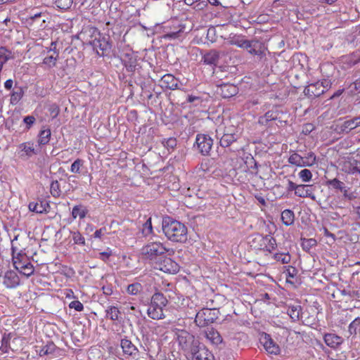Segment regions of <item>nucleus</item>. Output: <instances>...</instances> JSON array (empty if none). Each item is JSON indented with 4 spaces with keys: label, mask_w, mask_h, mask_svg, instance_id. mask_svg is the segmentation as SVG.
Returning <instances> with one entry per match:
<instances>
[{
    "label": "nucleus",
    "mask_w": 360,
    "mask_h": 360,
    "mask_svg": "<svg viewBox=\"0 0 360 360\" xmlns=\"http://www.w3.org/2000/svg\"><path fill=\"white\" fill-rule=\"evenodd\" d=\"M162 231L167 239L171 241L184 243L187 240V227L183 223L169 217L163 219Z\"/></svg>",
    "instance_id": "f257e3e1"
},
{
    "label": "nucleus",
    "mask_w": 360,
    "mask_h": 360,
    "mask_svg": "<svg viewBox=\"0 0 360 360\" xmlns=\"http://www.w3.org/2000/svg\"><path fill=\"white\" fill-rule=\"evenodd\" d=\"M169 252L163 243L160 242H149L141 248L143 259L148 260L153 266L163 259L165 254Z\"/></svg>",
    "instance_id": "f03ea898"
},
{
    "label": "nucleus",
    "mask_w": 360,
    "mask_h": 360,
    "mask_svg": "<svg viewBox=\"0 0 360 360\" xmlns=\"http://www.w3.org/2000/svg\"><path fill=\"white\" fill-rule=\"evenodd\" d=\"M168 301L162 293L159 292L154 293L147 309L148 316L154 320L165 319L164 309Z\"/></svg>",
    "instance_id": "7ed1b4c3"
},
{
    "label": "nucleus",
    "mask_w": 360,
    "mask_h": 360,
    "mask_svg": "<svg viewBox=\"0 0 360 360\" xmlns=\"http://www.w3.org/2000/svg\"><path fill=\"white\" fill-rule=\"evenodd\" d=\"M216 136L219 139V143L221 147H229L238 138L237 128L233 125H220L216 129Z\"/></svg>",
    "instance_id": "20e7f679"
},
{
    "label": "nucleus",
    "mask_w": 360,
    "mask_h": 360,
    "mask_svg": "<svg viewBox=\"0 0 360 360\" xmlns=\"http://www.w3.org/2000/svg\"><path fill=\"white\" fill-rule=\"evenodd\" d=\"M13 261L15 268L22 274L30 276L34 273L33 265L27 261L25 255L13 246Z\"/></svg>",
    "instance_id": "39448f33"
},
{
    "label": "nucleus",
    "mask_w": 360,
    "mask_h": 360,
    "mask_svg": "<svg viewBox=\"0 0 360 360\" xmlns=\"http://www.w3.org/2000/svg\"><path fill=\"white\" fill-rule=\"evenodd\" d=\"M288 162L297 167H311L316 162V156L313 152L302 156L295 150H290Z\"/></svg>",
    "instance_id": "423d86ee"
},
{
    "label": "nucleus",
    "mask_w": 360,
    "mask_h": 360,
    "mask_svg": "<svg viewBox=\"0 0 360 360\" xmlns=\"http://www.w3.org/2000/svg\"><path fill=\"white\" fill-rule=\"evenodd\" d=\"M219 317L216 309L203 308L195 315V323L199 327H205L214 323Z\"/></svg>",
    "instance_id": "0eeeda50"
},
{
    "label": "nucleus",
    "mask_w": 360,
    "mask_h": 360,
    "mask_svg": "<svg viewBox=\"0 0 360 360\" xmlns=\"http://www.w3.org/2000/svg\"><path fill=\"white\" fill-rule=\"evenodd\" d=\"M120 347L123 355L128 360H139V351L138 348L127 338H122L120 341Z\"/></svg>",
    "instance_id": "6e6552de"
},
{
    "label": "nucleus",
    "mask_w": 360,
    "mask_h": 360,
    "mask_svg": "<svg viewBox=\"0 0 360 360\" xmlns=\"http://www.w3.org/2000/svg\"><path fill=\"white\" fill-rule=\"evenodd\" d=\"M195 143L199 152L202 155H207L212 149L213 140L207 134H198L196 136Z\"/></svg>",
    "instance_id": "1a4fd4ad"
},
{
    "label": "nucleus",
    "mask_w": 360,
    "mask_h": 360,
    "mask_svg": "<svg viewBox=\"0 0 360 360\" xmlns=\"http://www.w3.org/2000/svg\"><path fill=\"white\" fill-rule=\"evenodd\" d=\"M164 259L159 260L155 265L154 267L159 269L165 273L167 274H176L179 270V264L169 257H163Z\"/></svg>",
    "instance_id": "9d476101"
},
{
    "label": "nucleus",
    "mask_w": 360,
    "mask_h": 360,
    "mask_svg": "<svg viewBox=\"0 0 360 360\" xmlns=\"http://www.w3.org/2000/svg\"><path fill=\"white\" fill-rule=\"evenodd\" d=\"M100 35L101 32L96 27L89 26L82 30L79 37L84 43L92 46L94 40L98 38Z\"/></svg>",
    "instance_id": "9b49d317"
},
{
    "label": "nucleus",
    "mask_w": 360,
    "mask_h": 360,
    "mask_svg": "<svg viewBox=\"0 0 360 360\" xmlns=\"http://www.w3.org/2000/svg\"><path fill=\"white\" fill-rule=\"evenodd\" d=\"M17 155L22 160H27L32 155L37 153L32 142H25L20 143L18 146Z\"/></svg>",
    "instance_id": "f8f14e48"
},
{
    "label": "nucleus",
    "mask_w": 360,
    "mask_h": 360,
    "mask_svg": "<svg viewBox=\"0 0 360 360\" xmlns=\"http://www.w3.org/2000/svg\"><path fill=\"white\" fill-rule=\"evenodd\" d=\"M94 41V42H93V45L91 46L100 56H103L105 52L109 51L111 48L108 38L103 36L101 34L98 38L95 39Z\"/></svg>",
    "instance_id": "ddd939ff"
},
{
    "label": "nucleus",
    "mask_w": 360,
    "mask_h": 360,
    "mask_svg": "<svg viewBox=\"0 0 360 360\" xmlns=\"http://www.w3.org/2000/svg\"><path fill=\"white\" fill-rule=\"evenodd\" d=\"M323 83V82L318 81L315 83L310 84L305 89V91H307V94L310 96L318 97L330 87V84L329 82H325V83H327L326 86H324Z\"/></svg>",
    "instance_id": "4468645a"
},
{
    "label": "nucleus",
    "mask_w": 360,
    "mask_h": 360,
    "mask_svg": "<svg viewBox=\"0 0 360 360\" xmlns=\"http://www.w3.org/2000/svg\"><path fill=\"white\" fill-rule=\"evenodd\" d=\"M260 342L269 354L277 355L280 353L279 346L271 339L269 335L266 333L262 335Z\"/></svg>",
    "instance_id": "2eb2a0df"
},
{
    "label": "nucleus",
    "mask_w": 360,
    "mask_h": 360,
    "mask_svg": "<svg viewBox=\"0 0 360 360\" xmlns=\"http://www.w3.org/2000/svg\"><path fill=\"white\" fill-rule=\"evenodd\" d=\"M177 341L183 349H188L193 341V336L186 330H179L176 333Z\"/></svg>",
    "instance_id": "dca6fc26"
},
{
    "label": "nucleus",
    "mask_w": 360,
    "mask_h": 360,
    "mask_svg": "<svg viewBox=\"0 0 360 360\" xmlns=\"http://www.w3.org/2000/svg\"><path fill=\"white\" fill-rule=\"evenodd\" d=\"M28 207L30 211L38 214L48 213L51 208L49 202L46 200L31 202Z\"/></svg>",
    "instance_id": "f3484780"
},
{
    "label": "nucleus",
    "mask_w": 360,
    "mask_h": 360,
    "mask_svg": "<svg viewBox=\"0 0 360 360\" xmlns=\"http://www.w3.org/2000/svg\"><path fill=\"white\" fill-rule=\"evenodd\" d=\"M3 283L7 288H14L20 284V278L15 271H8L3 277Z\"/></svg>",
    "instance_id": "a211bd4d"
},
{
    "label": "nucleus",
    "mask_w": 360,
    "mask_h": 360,
    "mask_svg": "<svg viewBox=\"0 0 360 360\" xmlns=\"http://www.w3.org/2000/svg\"><path fill=\"white\" fill-rule=\"evenodd\" d=\"M193 360H214L213 354L203 345L193 352Z\"/></svg>",
    "instance_id": "6ab92c4d"
},
{
    "label": "nucleus",
    "mask_w": 360,
    "mask_h": 360,
    "mask_svg": "<svg viewBox=\"0 0 360 360\" xmlns=\"http://www.w3.org/2000/svg\"><path fill=\"white\" fill-rule=\"evenodd\" d=\"M257 240L258 242H264L265 245H263V250L271 252L276 248L277 244L276 240L274 238L269 235L262 236L261 234H257Z\"/></svg>",
    "instance_id": "aec40b11"
},
{
    "label": "nucleus",
    "mask_w": 360,
    "mask_h": 360,
    "mask_svg": "<svg viewBox=\"0 0 360 360\" xmlns=\"http://www.w3.org/2000/svg\"><path fill=\"white\" fill-rule=\"evenodd\" d=\"M323 340L326 345L332 349H337L344 342L343 338L335 333H326Z\"/></svg>",
    "instance_id": "412c9836"
},
{
    "label": "nucleus",
    "mask_w": 360,
    "mask_h": 360,
    "mask_svg": "<svg viewBox=\"0 0 360 360\" xmlns=\"http://www.w3.org/2000/svg\"><path fill=\"white\" fill-rule=\"evenodd\" d=\"M295 195L300 198H309L314 200L316 196L313 193L312 186L307 184H299L296 189Z\"/></svg>",
    "instance_id": "4be33fe9"
},
{
    "label": "nucleus",
    "mask_w": 360,
    "mask_h": 360,
    "mask_svg": "<svg viewBox=\"0 0 360 360\" xmlns=\"http://www.w3.org/2000/svg\"><path fill=\"white\" fill-rule=\"evenodd\" d=\"M245 49H247L252 55L262 56L264 53V46L259 41L252 40L248 41L247 47Z\"/></svg>",
    "instance_id": "5701e85b"
},
{
    "label": "nucleus",
    "mask_w": 360,
    "mask_h": 360,
    "mask_svg": "<svg viewBox=\"0 0 360 360\" xmlns=\"http://www.w3.org/2000/svg\"><path fill=\"white\" fill-rule=\"evenodd\" d=\"M218 91L222 97L230 98L237 94L238 88L233 84H223L219 86Z\"/></svg>",
    "instance_id": "b1692460"
},
{
    "label": "nucleus",
    "mask_w": 360,
    "mask_h": 360,
    "mask_svg": "<svg viewBox=\"0 0 360 360\" xmlns=\"http://www.w3.org/2000/svg\"><path fill=\"white\" fill-rule=\"evenodd\" d=\"M162 86L175 90L179 88L178 80L171 74L165 75L160 80Z\"/></svg>",
    "instance_id": "393cba45"
},
{
    "label": "nucleus",
    "mask_w": 360,
    "mask_h": 360,
    "mask_svg": "<svg viewBox=\"0 0 360 360\" xmlns=\"http://www.w3.org/2000/svg\"><path fill=\"white\" fill-rule=\"evenodd\" d=\"M279 111L277 109H272L267 111L263 116H260L258 122L262 125H266L270 121L276 120L279 118Z\"/></svg>",
    "instance_id": "a878e982"
},
{
    "label": "nucleus",
    "mask_w": 360,
    "mask_h": 360,
    "mask_svg": "<svg viewBox=\"0 0 360 360\" xmlns=\"http://www.w3.org/2000/svg\"><path fill=\"white\" fill-rule=\"evenodd\" d=\"M205 336L212 345H218L222 342V338L219 333L212 328H208L205 332Z\"/></svg>",
    "instance_id": "bb28decb"
},
{
    "label": "nucleus",
    "mask_w": 360,
    "mask_h": 360,
    "mask_svg": "<svg viewBox=\"0 0 360 360\" xmlns=\"http://www.w3.org/2000/svg\"><path fill=\"white\" fill-rule=\"evenodd\" d=\"M359 126H360V116L345 121L340 126V130L347 134Z\"/></svg>",
    "instance_id": "cd10ccee"
},
{
    "label": "nucleus",
    "mask_w": 360,
    "mask_h": 360,
    "mask_svg": "<svg viewBox=\"0 0 360 360\" xmlns=\"http://www.w3.org/2000/svg\"><path fill=\"white\" fill-rule=\"evenodd\" d=\"M105 319H110L112 321H118L121 319V312L118 307L110 305L108 306L105 310Z\"/></svg>",
    "instance_id": "c85d7f7f"
},
{
    "label": "nucleus",
    "mask_w": 360,
    "mask_h": 360,
    "mask_svg": "<svg viewBox=\"0 0 360 360\" xmlns=\"http://www.w3.org/2000/svg\"><path fill=\"white\" fill-rule=\"evenodd\" d=\"M58 58L59 52L46 53V56L43 59L42 65L48 68H52L56 66Z\"/></svg>",
    "instance_id": "c756f323"
},
{
    "label": "nucleus",
    "mask_w": 360,
    "mask_h": 360,
    "mask_svg": "<svg viewBox=\"0 0 360 360\" xmlns=\"http://www.w3.org/2000/svg\"><path fill=\"white\" fill-rule=\"evenodd\" d=\"M219 58V52L215 50H211L203 56L202 60L207 65H216Z\"/></svg>",
    "instance_id": "7c9ffc66"
},
{
    "label": "nucleus",
    "mask_w": 360,
    "mask_h": 360,
    "mask_svg": "<svg viewBox=\"0 0 360 360\" xmlns=\"http://www.w3.org/2000/svg\"><path fill=\"white\" fill-rule=\"evenodd\" d=\"M24 95V91L21 86H15L11 93L10 102L12 105H16L22 99Z\"/></svg>",
    "instance_id": "2f4dec72"
},
{
    "label": "nucleus",
    "mask_w": 360,
    "mask_h": 360,
    "mask_svg": "<svg viewBox=\"0 0 360 360\" xmlns=\"http://www.w3.org/2000/svg\"><path fill=\"white\" fill-rule=\"evenodd\" d=\"M281 221L285 226H290L294 224V212L289 209H285L281 212Z\"/></svg>",
    "instance_id": "473e14b6"
},
{
    "label": "nucleus",
    "mask_w": 360,
    "mask_h": 360,
    "mask_svg": "<svg viewBox=\"0 0 360 360\" xmlns=\"http://www.w3.org/2000/svg\"><path fill=\"white\" fill-rule=\"evenodd\" d=\"M51 132L49 129H41L38 136L39 145H46L51 139Z\"/></svg>",
    "instance_id": "72a5a7b5"
},
{
    "label": "nucleus",
    "mask_w": 360,
    "mask_h": 360,
    "mask_svg": "<svg viewBox=\"0 0 360 360\" xmlns=\"http://www.w3.org/2000/svg\"><path fill=\"white\" fill-rule=\"evenodd\" d=\"M87 213V210L82 205H75L73 207L72 210V216L73 219L79 217L84 219Z\"/></svg>",
    "instance_id": "f704fd0d"
},
{
    "label": "nucleus",
    "mask_w": 360,
    "mask_h": 360,
    "mask_svg": "<svg viewBox=\"0 0 360 360\" xmlns=\"http://www.w3.org/2000/svg\"><path fill=\"white\" fill-rule=\"evenodd\" d=\"M301 312V307L300 305H292L288 308L287 313L293 321L299 320Z\"/></svg>",
    "instance_id": "c9c22d12"
},
{
    "label": "nucleus",
    "mask_w": 360,
    "mask_h": 360,
    "mask_svg": "<svg viewBox=\"0 0 360 360\" xmlns=\"http://www.w3.org/2000/svg\"><path fill=\"white\" fill-rule=\"evenodd\" d=\"M12 58V52L4 46H0V64L4 65Z\"/></svg>",
    "instance_id": "e433bc0d"
},
{
    "label": "nucleus",
    "mask_w": 360,
    "mask_h": 360,
    "mask_svg": "<svg viewBox=\"0 0 360 360\" xmlns=\"http://www.w3.org/2000/svg\"><path fill=\"white\" fill-rule=\"evenodd\" d=\"M348 332L351 335H356L360 334V318H356L352 323H350L348 328Z\"/></svg>",
    "instance_id": "4c0bfd02"
},
{
    "label": "nucleus",
    "mask_w": 360,
    "mask_h": 360,
    "mask_svg": "<svg viewBox=\"0 0 360 360\" xmlns=\"http://www.w3.org/2000/svg\"><path fill=\"white\" fill-rule=\"evenodd\" d=\"M143 290V286L139 283H134L127 288V292L131 295H137Z\"/></svg>",
    "instance_id": "58836bf2"
},
{
    "label": "nucleus",
    "mask_w": 360,
    "mask_h": 360,
    "mask_svg": "<svg viewBox=\"0 0 360 360\" xmlns=\"http://www.w3.org/2000/svg\"><path fill=\"white\" fill-rule=\"evenodd\" d=\"M11 338V333H4L2 336L0 349L4 353L8 352V349L10 347Z\"/></svg>",
    "instance_id": "ea45409f"
},
{
    "label": "nucleus",
    "mask_w": 360,
    "mask_h": 360,
    "mask_svg": "<svg viewBox=\"0 0 360 360\" xmlns=\"http://www.w3.org/2000/svg\"><path fill=\"white\" fill-rule=\"evenodd\" d=\"M274 259L277 262L285 264L290 262L291 257L289 253H276L274 255Z\"/></svg>",
    "instance_id": "a19ab883"
},
{
    "label": "nucleus",
    "mask_w": 360,
    "mask_h": 360,
    "mask_svg": "<svg viewBox=\"0 0 360 360\" xmlns=\"http://www.w3.org/2000/svg\"><path fill=\"white\" fill-rule=\"evenodd\" d=\"M298 176L300 179L305 183L310 181L313 176L311 172L308 169H302L298 173Z\"/></svg>",
    "instance_id": "79ce46f5"
},
{
    "label": "nucleus",
    "mask_w": 360,
    "mask_h": 360,
    "mask_svg": "<svg viewBox=\"0 0 360 360\" xmlns=\"http://www.w3.org/2000/svg\"><path fill=\"white\" fill-rule=\"evenodd\" d=\"M162 144L168 150H174V148L176 146V139L173 137H170L168 139H164L162 141Z\"/></svg>",
    "instance_id": "37998d69"
},
{
    "label": "nucleus",
    "mask_w": 360,
    "mask_h": 360,
    "mask_svg": "<svg viewBox=\"0 0 360 360\" xmlns=\"http://www.w3.org/2000/svg\"><path fill=\"white\" fill-rule=\"evenodd\" d=\"M55 350V345L53 342L49 343L44 346L39 351L40 356H45L52 354Z\"/></svg>",
    "instance_id": "c03bdc74"
},
{
    "label": "nucleus",
    "mask_w": 360,
    "mask_h": 360,
    "mask_svg": "<svg viewBox=\"0 0 360 360\" xmlns=\"http://www.w3.org/2000/svg\"><path fill=\"white\" fill-rule=\"evenodd\" d=\"M153 233V226L151 218H148L143 225L142 233L145 236H148Z\"/></svg>",
    "instance_id": "a18cd8bd"
},
{
    "label": "nucleus",
    "mask_w": 360,
    "mask_h": 360,
    "mask_svg": "<svg viewBox=\"0 0 360 360\" xmlns=\"http://www.w3.org/2000/svg\"><path fill=\"white\" fill-rule=\"evenodd\" d=\"M50 191L53 197H58L60 195V185L58 181H53L51 184Z\"/></svg>",
    "instance_id": "49530a36"
},
{
    "label": "nucleus",
    "mask_w": 360,
    "mask_h": 360,
    "mask_svg": "<svg viewBox=\"0 0 360 360\" xmlns=\"http://www.w3.org/2000/svg\"><path fill=\"white\" fill-rule=\"evenodd\" d=\"M72 237L75 244L81 245H85V239L79 231L72 232Z\"/></svg>",
    "instance_id": "de8ad7c7"
},
{
    "label": "nucleus",
    "mask_w": 360,
    "mask_h": 360,
    "mask_svg": "<svg viewBox=\"0 0 360 360\" xmlns=\"http://www.w3.org/2000/svg\"><path fill=\"white\" fill-rule=\"evenodd\" d=\"M184 2L188 6H192L194 4H196L194 7L196 9H202L203 7L206 6L205 0H184Z\"/></svg>",
    "instance_id": "09e8293b"
},
{
    "label": "nucleus",
    "mask_w": 360,
    "mask_h": 360,
    "mask_svg": "<svg viewBox=\"0 0 360 360\" xmlns=\"http://www.w3.org/2000/svg\"><path fill=\"white\" fill-rule=\"evenodd\" d=\"M72 4V0H55L56 6L60 9L66 10L69 8Z\"/></svg>",
    "instance_id": "8fccbe9b"
},
{
    "label": "nucleus",
    "mask_w": 360,
    "mask_h": 360,
    "mask_svg": "<svg viewBox=\"0 0 360 360\" xmlns=\"http://www.w3.org/2000/svg\"><path fill=\"white\" fill-rule=\"evenodd\" d=\"M249 40L244 39L243 38H233L230 41L231 44L236 45L238 47L245 49Z\"/></svg>",
    "instance_id": "3c124183"
},
{
    "label": "nucleus",
    "mask_w": 360,
    "mask_h": 360,
    "mask_svg": "<svg viewBox=\"0 0 360 360\" xmlns=\"http://www.w3.org/2000/svg\"><path fill=\"white\" fill-rule=\"evenodd\" d=\"M328 184L335 189L340 190L341 192L346 188L345 184L338 179H333L328 181Z\"/></svg>",
    "instance_id": "603ef678"
},
{
    "label": "nucleus",
    "mask_w": 360,
    "mask_h": 360,
    "mask_svg": "<svg viewBox=\"0 0 360 360\" xmlns=\"http://www.w3.org/2000/svg\"><path fill=\"white\" fill-rule=\"evenodd\" d=\"M256 238L257 234L252 236V239L250 240L249 243L251 247H252L254 249L263 250V245H265V243L262 241L258 242Z\"/></svg>",
    "instance_id": "864d4df0"
},
{
    "label": "nucleus",
    "mask_w": 360,
    "mask_h": 360,
    "mask_svg": "<svg viewBox=\"0 0 360 360\" xmlns=\"http://www.w3.org/2000/svg\"><path fill=\"white\" fill-rule=\"evenodd\" d=\"M183 28H179L177 31H173L168 32L164 35L165 39H175L180 37L181 33L183 32Z\"/></svg>",
    "instance_id": "5fc2aeb1"
},
{
    "label": "nucleus",
    "mask_w": 360,
    "mask_h": 360,
    "mask_svg": "<svg viewBox=\"0 0 360 360\" xmlns=\"http://www.w3.org/2000/svg\"><path fill=\"white\" fill-rule=\"evenodd\" d=\"M83 161L81 159H77L70 167V172L72 173H79Z\"/></svg>",
    "instance_id": "6e6d98bb"
},
{
    "label": "nucleus",
    "mask_w": 360,
    "mask_h": 360,
    "mask_svg": "<svg viewBox=\"0 0 360 360\" xmlns=\"http://www.w3.org/2000/svg\"><path fill=\"white\" fill-rule=\"evenodd\" d=\"M186 101L188 103H193L195 106L199 105L202 102L201 97L193 95L188 96Z\"/></svg>",
    "instance_id": "4d7b16f0"
},
{
    "label": "nucleus",
    "mask_w": 360,
    "mask_h": 360,
    "mask_svg": "<svg viewBox=\"0 0 360 360\" xmlns=\"http://www.w3.org/2000/svg\"><path fill=\"white\" fill-rule=\"evenodd\" d=\"M69 307L70 309H74L77 311H82L84 310L83 304L79 300H74L69 304Z\"/></svg>",
    "instance_id": "13d9d810"
},
{
    "label": "nucleus",
    "mask_w": 360,
    "mask_h": 360,
    "mask_svg": "<svg viewBox=\"0 0 360 360\" xmlns=\"http://www.w3.org/2000/svg\"><path fill=\"white\" fill-rule=\"evenodd\" d=\"M124 65L128 71H134L135 70L136 65V59L130 58L129 61H127L126 59H124Z\"/></svg>",
    "instance_id": "bf43d9fd"
},
{
    "label": "nucleus",
    "mask_w": 360,
    "mask_h": 360,
    "mask_svg": "<svg viewBox=\"0 0 360 360\" xmlns=\"http://www.w3.org/2000/svg\"><path fill=\"white\" fill-rule=\"evenodd\" d=\"M316 244V241L315 239H305L302 243V248L304 250H309L311 247L315 245Z\"/></svg>",
    "instance_id": "052dcab7"
},
{
    "label": "nucleus",
    "mask_w": 360,
    "mask_h": 360,
    "mask_svg": "<svg viewBox=\"0 0 360 360\" xmlns=\"http://www.w3.org/2000/svg\"><path fill=\"white\" fill-rule=\"evenodd\" d=\"M106 233V229L101 228L98 230H96L94 235L91 236V238L94 239H101L102 236H103Z\"/></svg>",
    "instance_id": "680f3d73"
},
{
    "label": "nucleus",
    "mask_w": 360,
    "mask_h": 360,
    "mask_svg": "<svg viewBox=\"0 0 360 360\" xmlns=\"http://www.w3.org/2000/svg\"><path fill=\"white\" fill-rule=\"evenodd\" d=\"M102 290L104 295L109 296L113 293V287L111 284H107L102 287Z\"/></svg>",
    "instance_id": "e2e57ef3"
},
{
    "label": "nucleus",
    "mask_w": 360,
    "mask_h": 360,
    "mask_svg": "<svg viewBox=\"0 0 360 360\" xmlns=\"http://www.w3.org/2000/svg\"><path fill=\"white\" fill-rule=\"evenodd\" d=\"M23 122L27 124V128H30L35 122L34 116H26L23 119Z\"/></svg>",
    "instance_id": "0e129e2a"
},
{
    "label": "nucleus",
    "mask_w": 360,
    "mask_h": 360,
    "mask_svg": "<svg viewBox=\"0 0 360 360\" xmlns=\"http://www.w3.org/2000/svg\"><path fill=\"white\" fill-rule=\"evenodd\" d=\"M297 188V184H295L291 180L288 179V181H287V186H286V190L288 191H294L295 192Z\"/></svg>",
    "instance_id": "69168bd1"
},
{
    "label": "nucleus",
    "mask_w": 360,
    "mask_h": 360,
    "mask_svg": "<svg viewBox=\"0 0 360 360\" xmlns=\"http://www.w3.org/2000/svg\"><path fill=\"white\" fill-rule=\"evenodd\" d=\"M349 88H351L352 93H353L354 90L360 92V79L351 84Z\"/></svg>",
    "instance_id": "338daca9"
},
{
    "label": "nucleus",
    "mask_w": 360,
    "mask_h": 360,
    "mask_svg": "<svg viewBox=\"0 0 360 360\" xmlns=\"http://www.w3.org/2000/svg\"><path fill=\"white\" fill-rule=\"evenodd\" d=\"M46 51V53H52L54 52H58L56 49V42L53 41L51 43V45L49 48H46V50L44 51V53Z\"/></svg>",
    "instance_id": "774afa93"
}]
</instances>
